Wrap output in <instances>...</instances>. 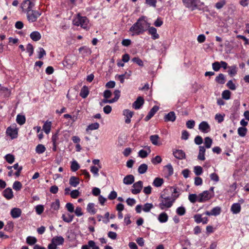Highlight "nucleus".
Instances as JSON below:
<instances>
[{"label":"nucleus","instance_id":"nucleus-33","mask_svg":"<svg viewBox=\"0 0 249 249\" xmlns=\"http://www.w3.org/2000/svg\"><path fill=\"white\" fill-rule=\"evenodd\" d=\"M62 218L65 222L70 223L73 219V215L69 213L67 214H63Z\"/></svg>","mask_w":249,"mask_h":249},{"label":"nucleus","instance_id":"nucleus-48","mask_svg":"<svg viewBox=\"0 0 249 249\" xmlns=\"http://www.w3.org/2000/svg\"><path fill=\"white\" fill-rule=\"evenodd\" d=\"M194 173L196 176H199L203 173V169L200 166H196L194 167Z\"/></svg>","mask_w":249,"mask_h":249},{"label":"nucleus","instance_id":"nucleus-30","mask_svg":"<svg viewBox=\"0 0 249 249\" xmlns=\"http://www.w3.org/2000/svg\"><path fill=\"white\" fill-rule=\"evenodd\" d=\"M215 81L219 84H223L225 82V75L222 73H220L215 78Z\"/></svg>","mask_w":249,"mask_h":249},{"label":"nucleus","instance_id":"nucleus-31","mask_svg":"<svg viewBox=\"0 0 249 249\" xmlns=\"http://www.w3.org/2000/svg\"><path fill=\"white\" fill-rule=\"evenodd\" d=\"M148 169V166L145 163L141 164L138 167V171L140 174L145 173Z\"/></svg>","mask_w":249,"mask_h":249},{"label":"nucleus","instance_id":"nucleus-39","mask_svg":"<svg viewBox=\"0 0 249 249\" xmlns=\"http://www.w3.org/2000/svg\"><path fill=\"white\" fill-rule=\"evenodd\" d=\"M87 211L92 214L96 213V210L94 208V204L92 203H89L87 206Z\"/></svg>","mask_w":249,"mask_h":249},{"label":"nucleus","instance_id":"nucleus-22","mask_svg":"<svg viewBox=\"0 0 249 249\" xmlns=\"http://www.w3.org/2000/svg\"><path fill=\"white\" fill-rule=\"evenodd\" d=\"M206 149L204 146H199V153L197 156V159L200 160H205V153Z\"/></svg>","mask_w":249,"mask_h":249},{"label":"nucleus","instance_id":"nucleus-64","mask_svg":"<svg viewBox=\"0 0 249 249\" xmlns=\"http://www.w3.org/2000/svg\"><path fill=\"white\" fill-rule=\"evenodd\" d=\"M227 86L231 90H235L236 89V86L233 83L232 80H230L227 83Z\"/></svg>","mask_w":249,"mask_h":249},{"label":"nucleus","instance_id":"nucleus-17","mask_svg":"<svg viewBox=\"0 0 249 249\" xmlns=\"http://www.w3.org/2000/svg\"><path fill=\"white\" fill-rule=\"evenodd\" d=\"M241 210V205L239 203H233L231 208V211L233 214L239 213Z\"/></svg>","mask_w":249,"mask_h":249},{"label":"nucleus","instance_id":"nucleus-8","mask_svg":"<svg viewBox=\"0 0 249 249\" xmlns=\"http://www.w3.org/2000/svg\"><path fill=\"white\" fill-rule=\"evenodd\" d=\"M134 112L128 109H125L123 110V114L124 116V122L126 124H129L131 123V118L134 115Z\"/></svg>","mask_w":249,"mask_h":249},{"label":"nucleus","instance_id":"nucleus-28","mask_svg":"<svg viewBox=\"0 0 249 249\" xmlns=\"http://www.w3.org/2000/svg\"><path fill=\"white\" fill-rule=\"evenodd\" d=\"M26 119L24 115L18 114L17 116L16 121L19 125H22L25 123Z\"/></svg>","mask_w":249,"mask_h":249},{"label":"nucleus","instance_id":"nucleus-52","mask_svg":"<svg viewBox=\"0 0 249 249\" xmlns=\"http://www.w3.org/2000/svg\"><path fill=\"white\" fill-rule=\"evenodd\" d=\"M222 98L226 100H229L231 96V92L228 90H225L222 93Z\"/></svg>","mask_w":249,"mask_h":249},{"label":"nucleus","instance_id":"nucleus-14","mask_svg":"<svg viewBox=\"0 0 249 249\" xmlns=\"http://www.w3.org/2000/svg\"><path fill=\"white\" fill-rule=\"evenodd\" d=\"M176 119V116L174 111H170L168 113L165 115L164 120L165 122H174Z\"/></svg>","mask_w":249,"mask_h":249},{"label":"nucleus","instance_id":"nucleus-32","mask_svg":"<svg viewBox=\"0 0 249 249\" xmlns=\"http://www.w3.org/2000/svg\"><path fill=\"white\" fill-rule=\"evenodd\" d=\"M163 183V179L161 178H156L153 181V184L157 187L161 186Z\"/></svg>","mask_w":249,"mask_h":249},{"label":"nucleus","instance_id":"nucleus-54","mask_svg":"<svg viewBox=\"0 0 249 249\" xmlns=\"http://www.w3.org/2000/svg\"><path fill=\"white\" fill-rule=\"evenodd\" d=\"M114 98L112 99L113 103L116 102L119 99L120 96V91L116 89L114 91Z\"/></svg>","mask_w":249,"mask_h":249},{"label":"nucleus","instance_id":"nucleus-25","mask_svg":"<svg viewBox=\"0 0 249 249\" xmlns=\"http://www.w3.org/2000/svg\"><path fill=\"white\" fill-rule=\"evenodd\" d=\"M158 220L160 223H165L168 221V216L165 212H162L159 215Z\"/></svg>","mask_w":249,"mask_h":249},{"label":"nucleus","instance_id":"nucleus-2","mask_svg":"<svg viewBox=\"0 0 249 249\" xmlns=\"http://www.w3.org/2000/svg\"><path fill=\"white\" fill-rule=\"evenodd\" d=\"M182 2L186 7L190 8L192 11L196 9L201 10L199 6L204 4L200 0H182Z\"/></svg>","mask_w":249,"mask_h":249},{"label":"nucleus","instance_id":"nucleus-21","mask_svg":"<svg viewBox=\"0 0 249 249\" xmlns=\"http://www.w3.org/2000/svg\"><path fill=\"white\" fill-rule=\"evenodd\" d=\"M148 34L151 35L153 39H156L159 38V35L157 33V29L153 27H150L147 29Z\"/></svg>","mask_w":249,"mask_h":249},{"label":"nucleus","instance_id":"nucleus-63","mask_svg":"<svg viewBox=\"0 0 249 249\" xmlns=\"http://www.w3.org/2000/svg\"><path fill=\"white\" fill-rule=\"evenodd\" d=\"M195 143L197 145H200L203 142L202 138L200 136H196L194 139Z\"/></svg>","mask_w":249,"mask_h":249},{"label":"nucleus","instance_id":"nucleus-38","mask_svg":"<svg viewBox=\"0 0 249 249\" xmlns=\"http://www.w3.org/2000/svg\"><path fill=\"white\" fill-rule=\"evenodd\" d=\"M32 1L31 0H25L21 4L20 8L22 9V12L27 9V7L32 3Z\"/></svg>","mask_w":249,"mask_h":249},{"label":"nucleus","instance_id":"nucleus-7","mask_svg":"<svg viewBox=\"0 0 249 249\" xmlns=\"http://www.w3.org/2000/svg\"><path fill=\"white\" fill-rule=\"evenodd\" d=\"M143 182L142 181H138L134 183L132 186L131 192L133 194L137 195L141 192L142 188Z\"/></svg>","mask_w":249,"mask_h":249},{"label":"nucleus","instance_id":"nucleus-43","mask_svg":"<svg viewBox=\"0 0 249 249\" xmlns=\"http://www.w3.org/2000/svg\"><path fill=\"white\" fill-rule=\"evenodd\" d=\"M37 242V239L33 236H28L26 238V242L29 245H33Z\"/></svg>","mask_w":249,"mask_h":249},{"label":"nucleus","instance_id":"nucleus-36","mask_svg":"<svg viewBox=\"0 0 249 249\" xmlns=\"http://www.w3.org/2000/svg\"><path fill=\"white\" fill-rule=\"evenodd\" d=\"M46 150V148L43 144H39L36 148V152L37 154H42Z\"/></svg>","mask_w":249,"mask_h":249},{"label":"nucleus","instance_id":"nucleus-51","mask_svg":"<svg viewBox=\"0 0 249 249\" xmlns=\"http://www.w3.org/2000/svg\"><path fill=\"white\" fill-rule=\"evenodd\" d=\"M226 3L225 0H220L215 3V7L217 9H220L226 4Z\"/></svg>","mask_w":249,"mask_h":249},{"label":"nucleus","instance_id":"nucleus-45","mask_svg":"<svg viewBox=\"0 0 249 249\" xmlns=\"http://www.w3.org/2000/svg\"><path fill=\"white\" fill-rule=\"evenodd\" d=\"M5 160L10 164H12L14 162L15 157L14 155L8 154L5 156Z\"/></svg>","mask_w":249,"mask_h":249},{"label":"nucleus","instance_id":"nucleus-9","mask_svg":"<svg viewBox=\"0 0 249 249\" xmlns=\"http://www.w3.org/2000/svg\"><path fill=\"white\" fill-rule=\"evenodd\" d=\"M198 129L204 133H207L210 131L211 127L207 122L203 121L199 124Z\"/></svg>","mask_w":249,"mask_h":249},{"label":"nucleus","instance_id":"nucleus-23","mask_svg":"<svg viewBox=\"0 0 249 249\" xmlns=\"http://www.w3.org/2000/svg\"><path fill=\"white\" fill-rule=\"evenodd\" d=\"M80 183L79 178L75 176H71L69 179V184L72 187H76Z\"/></svg>","mask_w":249,"mask_h":249},{"label":"nucleus","instance_id":"nucleus-4","mask_svg":"<svg viewBox=\"0 0 249 249\" xmlns=\"http://www.w3.org/2000/svg\"><path fill=\"white\" fill-rule=\"evenodd\" d=\"M73 24L75 26H80L84 29H87L88 28L89 20L86 17H82L79 15L77 17L74 19Z\"/></svg>","mask_w":249,"mask_h":249},{"label":"nucleus","instance_id":"nucleus-58","mask_svg":"<svg viewBox=\"0 0 249 249\" xmlns=\"http://www.w3.org/2000/svg\"><path fill=\"white\" fill-rule=\"evenodd\" d=\"M36 212L38 214H41L44 211V207L42 205H38L36 208Z\"/></svg>","mask_w":249,"mask_h":249},{"label":"nucleus","instance_id":"nucleus-53","mask_svg":"<svg viewBox=\"0 0 249 249\" xmlns=\"http://www.w3.org/2000/svg\"><path fill=\"white\" fill-rule=\"evenodd\" d=\"M164 167L167 170L169 176H171L173 175L174 170L171 163L168 164Z\"/></svg>","mask_w":249,"mask_h":249},{"label":"nucleus","instance_id":"nucleus-1","mask_svg":"<svg viewBox=\"0 0 249 249\" xmlns=\"http://www.w3.org/2000/svg\"><path fill=\"white\" fill-rule=\"evenodd\" d=\"M146 18L145 16H142L130 27L129 31L133 32V35H139L147 30L150 24L146 21Z\"/></svg>","mask_w":249,"mask_h":249},{"label":"nucleus","instance_id":"nucleus-16","mask_svg":"<svg viewBox=\"0 0 249 249\" xmlns=\"http://www.w3.org/2000/svg\"><path fill=\"white\" fill-rule=\"evenodd\" d=\"M21 213L22 212L20 209L14 208L11 210L10 214L13 218H17L21 215Z\"/></svg>","mask_w":249,"mask_h":249},{"label":"nucleus","instance_id":"nucleus-6","mask_svg":"<svg viewBox=\"0 0 249 249\" xmlns=\"http://www.w3.org/2000/svg\"><path fill=\"white\" fill-rule=\"evenodd\" d=\"M41 13L36 10H32L27 14V18L29 22H35Z\"/></svg>","mask_w":249,"mask_h":249},{"label":"nucleus","instance_id":"nucleus-61","mask_svg":"<svg viewBox=\"0 0 249 249\" xmlns=\"http://www.w3.org/2000/svg\"><path fill=\"white\" fill-rule=\"evenodd\" d=\"M38 58L39 59H41L42 57H43L44 56L46 55V52L43 48H39V51H38Z\"/></svg>","mask_w":249,"mask_h":249},{"label":"nucleus","instance_id":"nucleus-41","mask_svg":"<svg viewBox=\"0 0 249 249\" xmlns=\"http://www.w3.org/2000/svg\"><path fill=\"white\" fill-rule=\"evenodd\" d=\"M153 207V205L152 203H146L143 205L142 210L145 213H148L150 211Z\"/></svg>","mask_w":249,"mask_h":249},{"label":"nucleus","instance_id":"nucleus-26","mask_svg":"<svg viewBox=\"0 0 249 249\" xmlns=\"http://www.w3.org/2000/svg\"><path fill=\"white\" fill-rule=\"evenodd\" d=\"M89 90L88 87L86 86L83 87L80 92V96L82 97L83 98H86L89 95Z\"/></svg>","mask_w":249,"mask_h":249},{"label":"nucleus","instance_id":"nucleus-55","mask_svg":"<svg viewBox=\"0 0 249 249\" xmlns=\"http://www.w3.org/2000/svg\"><path fill=\"white\" fill-rule=\"evenodd\" d=\"M212 68H213V69L214 71H218L221 68V65H220V62H219L218 61H216V62H214V63H213L212 64Z\"/></svg>","mask_w":249,"mask_h":249},{"label":"nucleus","instance_id":"nucleus-60","mask_svg":"<svg viewBox=\"0 0 249 249\" xmlns=\"http://www.w3.org/2000/svg\"><path fill=\"white\" fill-rule=\"evenodd\" d=\"M132 61L133 62L136 63L139 66H143V61L139 57H134L133 58H132Z\"/></svg>","mask_w":249,"mask_h":249},{"label":"nucleus","instance_id":"nucleus-37","mask_svg":"<svg viewBox=\"0 0 249 249\" xmlns=\"http://www.w3.org/2000/svg\"><path fill=\"white\" fill-rule=\"evenodd\" d=\"M213 140L209 137H207L204 139L205 148H210L212 144Z\"/></svg>","mask_w":249,"mask_h":249},{"label":"nucleus","instance_id":"nucleus-18","mask_svg":"<svg viewBox=\"0 0 249 249\" xmlns=\"http://www.w3.org/2000/svg\"><path fill=\"white\" fill-rule=\"evenodd\" d=\"M2 194L4 197L8 200L12 199L14 196L13 192L10 188L5 189L3 191Z\"/></svg>","mask_w":249,"mask_h":249},{"label":"nucleus","instance_id":"nucleus-35","mask_svg":"<svg viewBox=\"0 0 249 249\" xmlns=\"http://www.w3.org/2000/svg\"><path fill=\"white\" fill-rule=\"evenodd\" d=\"M238 134L242 137H244L246 136L247 132V129L245 127H239L237 130Z\"/></svg>","mask_w":249,"mask_h":249},{"label":"nucleus","instance_id":"nucleus-59","mask_svg":"<svg viewBox=\"0 0 249 249\" xmlns=\"http://www.w3.org/2000/svg\"><path fill=\"white\" fill-rule=\"evenodd\" d=\"M162 159L160 156H156L154 158H153L151 160L152 162L154 164L160 163L161 162Z\"/></svg>","mask_w":249,"mask_h":249},{"label":"nucleus","instance_id":"nucleus-15","mask_svg":"<svg viewBox=\"0 0 249 249\" xmlns=\"http://www.w3.org/2000/svg\"><path fill=\"white\" fill-rule=\"evenodd\" d=\"M51 242L57 246H60L63 244L64 239L61 236H56L52 238Z\"/></svg>","mask_w":249,"mask_h":249},{"label":"nucleus","instance_id":"nucleus-19","mask_svg":"<svg viewBox=\"0 0 249 249\" xmlns=\"http://www.w3.org/2000/svg\"><path fill=\"white\" fill-rule=\"evenodd\" d=\"M135 180V178L132 175L126 176L123 179V183L126 185H130L132 184Z\"/></svg>","mask_w":249,"mask_h":249},{"label":"nucleus","instance_id":"nucleus-20","mask_svg":"<svg viewBox=\"0 0 249 249\" xmlns=\"http://www.w3.org/2000/svg\"><path fill=\"white\" fill-rule=\"evenodd\" d=\"M0 94L3 95L4 97H8L11 95V90L0 85Z\"/></svg>","mask_w":249,"mask_h":249},{"label":"nucleus","instance_id":"nucleus-56","mask_svg":"<svg viewBox=\"0 0 249 249\" xmlns=\"http://www.w3.org/2000/svg\"><path fill=\"white\" fill-rule=\"evenodd\" d=\"M26 50L28 53H29V56L32 55L34 53V47L31 44H28L26 46Z\"/></svg>","mask_w":249,"mask_h":249},{"label":"nucleus","instance_id":"nucleus-24","mask_svg":"<svg viewBox=\"0 0 249 249\" xmlns=\"http://www.w3.org/2000/svg\"><path fill=\"white\" fill-rule=\"evenodd\" d=\"M30 36L34 41H37L39 40L41 37V34L38 31H34L32 32L30 35Z\"/></svg>","mask_w":249,"mask_h":249},{"label":"nucleus","instance_id":"nucleus-12","mask_svg":"<svg viewBox=\"0 0 249 249\" xmlns=\"http://www.w3.org/2000/svg\"><path fill=\"white\" fill-rule=\"evenodd\" d=\"M173 154L176 158L178 160H182L186 158L185 153L182 150H175L173 151Z\"/></svg>","mask_w":249,"mask_h":249},{"label":"nucleus","instance_id":"nucleus-27","mask_svg":"<svg viewBox=\"0 0 249 249\" xmlns=\"http://www.w3.org/2000/svg\"><path fill=\"white\" fill-rule=\"evenodd\" d=\"M160 137L158 135H151L150 137V140L153 144L155 145H160V143L159 142Z\"/></svg>","mask_w":249,"mask_h":249},{"label":"nucleus","instance_id":"nucleus-50","mask_svg":"<svg viewBox=\"0 0 249 249\" xmlns=\"http://www.w3.org/2000/svg\"><path fill=\"white\" fill-rule=\"evenodd\" d=\"M79 51L84 55L90 53V50L85 47H80L79 49Z\"/></svg>","mask_w":249,"mask_h":249},{"label":"nucleus","instance_id":"nucleus-29","mask_svg":"<svg viewBox=\"0 0 249 249\" xmlns=\"http://www.w3.org/2000/svg\"><path fill=\"white\" fill-rule=\"evenodd\" d=\"M80 168V165L75 160L71 162V169L72 172H76Z\"/></svg>","mask_w":249,"mask_h":249},{"label":"nucleus","instance_id":"nucleus-3","mask_svg":"<svg viewBox=\"0 0 249 249\" xmlns=\"http://www.w3.org/2000/svg\"><path fill=\"white\" fill-rule=\"evenodd\" d=\"M160 197L162 198V199L159 204V207L162 210H164L165 208L171 207L175 200V198L172 199V198L169 196L163 197L161 195Z\"/></svg>","mask_w":249,"mask_h":249},{"label":"nucleus","instance_id":"nucleus-34","mask_svg":"<svg viewBox=\"0 0 249 249\" xmlns=\"http://www.w3.org/2000/svg\"><path fill=\"white\" fill-rule=\"evenodd\" d=\"M99 127V124L98 123H94L89 124L86 128V131L93 130L98 129Z\"/></svg>","mask_w":249,"mask_h":249},{"label":"nucleus","instance_id":"nucleus-10","mask_svg":"<svg viewBox=\"0 0 249 249\" xmlns=\"http://www.w3.org/2000/svg\"><path fill=\"white\" fill-rule=\"evenodd\" d=\"M6 134L9 136L12 139H15L18 137V131L16 127L13 128L9 126L7 128Z\"/></svg>","mask_w":249,"mask_h":249},{"label":"nucleus","instance_id":"nucleus-57","mask_svg":"<svg viewBox=\"0 0 249 249\" xmlns=\"http://www.w3.org/2000/svg\"><path fill=\"white\" fill-rule=\"evenodd\" d=\"M90 172L93 174L94 176L95 177H98L99 176L98 172L99 169L95 166H92L90 167Z\"/></svg>","mask_w":249,"mask_h":249},{"label":"nucleus","instance_id":"nucleus-44","mask_svg":"<svg viewBox=\"0 0 249 249\" xmlns=\"http://www.w3.org/2000/svg\"><path fill=\"white\" fill-rule=\"evenodd\" d=\"M188 199L191 202L194 203L196 201H197V199H198V195L197 196L195 194H190L188 196Z\"/></svg>","mask_w":249,"mask_h":249},{"label":"nucleus","instance_id":"nucleus-11","mask_svg":"<svg viewBox=\"0 0 249 249\" xmlns=\"http://www.w3.org/2000/svg\"><path fill=\"white\" fill-rule=\"evenodd\" d=\"M144 103L143 98L141 97H138L136 100L132 104V107L135 109H139L142 107Z\"/></svg>","mask_w":249,"mask_h":249},{"label":"nucleus","instance_id":"nucleus-46","mask_svg":"<svg viewBox=\"0 0 249 249\" xmlns=\"http://www.w3.org/2000/svg\"><path fill=\"white\" fill-rule=\"evenodd\" d=\"M224 114L217 113L215 115L214 119L218 123H221L224 121Z\"/></svg>","mask_w":249,"mask_h":249},{"label":"nucleus","instance_id":"nucleus-42","mask_svg":"<svg viewBox=\"0 0 249 249\" xmlns=\"http://www.w3.org/2000/svg\"><path fill=\"white\" fill-rule=\"evenodd\" d=\"M228 73L230 75L232 76L236 74L237 71V68L236 66L233 65L229 67Z\"/></svg>","mask_w":249,"mask_h":249},{"label":"nucleus","instance_id":"nucleus-40","mask_svg":"<svg viewBox=\"0 0 249 249\" xmlns=\"http://www.w3.org/2000/svg\"><path fill=\"white\" fill-rule=\"evenodd\" d=\"M51 128V123L50 122H46L43 126V130L46 134H48L50 132Z\"/></svg>","mask_w":249,"mask_h":249},{"label":"nucleus","instance_id":"nucleus-49","mask_svg":"<svg viewBox=\"0 0 249 249\" xmlns=\"http://www.w3.org/2000/svg\"><path fill=\"white\" fill-rule=\"evenodd\" d=\"M22 184L20 182L16 181L13 185V188L16 191H19L21 189Z\"/></svg>","mask_w":249,"mask_h":249},{"label":"nucleus","instance_id":"nucleus-62","mask_svg":"<svg viewBox=\"0 0 249 249\" xmlns=\"http://www.w3.org/2000/svg\"><path fill=\"white\" fill-rule=\"evenodd\" d=\"M80 195V193L78 190H74L70 193L71 196L72 198H77Z\"/></svg>","mask_w":249,"mask_h":249},{"label":"nucleus","instance_id":"nucleus-5","mask_svg":"<svg viewBox=\"0 0 249 249\" xmlns=\"http://www.w3.org/2000/svg\"><path fill=\"white\" fill-rule=\"evenodd\" d=\"M213 196V194L210 191H204L198 195V199L197 201L199 202H203L210 199Z\"/></svg>","mask_w":249,"mask_h":249},{"label":"nucleus","instance_id":"nucleus-47","mask_svg":"<svg viewBox=\"0 0 249 249\" xmlns=\"http://www.w3.org/2000/svg\"><path fill=\"white\" fill-rule=\"evenodd\" d=\"M176 213L179 215L182 216L185 214L186 213V209L183 206H180L176 210Z\"/></svg>","mask_w":249,"mask_h":249},{"label":"nucleus","instance_id":"nucleus-13","mask_svg":"<svg viewBox=\"0 0 249 249\" xmlns=\"http://www.w3.org/2000/svg\"><path fill=\"white\" fill-rule=\"evenodd\" d=\"M221 211V209L220 207L217 206L213 208L211 211H206L205 214L207 215L211 216L214 215L217 216L220 214Z\"/></svg>","mask_w":249,"mask_h":249}]
</instances>
